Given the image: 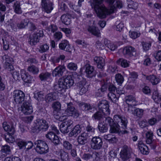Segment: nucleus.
<instances>
[{
  "instance_id": "25",
  "label": "nucleus",
  "mask_w": 161,
  "mask_h": 161,
  "mask_svg": "<svg viewBox=\"0 0 161 161\" xmlns=\"http://www.w3.org/2000/svg\"><path fill=\"white\" fill-rule=\"evenodd\" d=\"M125 102L128 105L135 106L137 102L135 98L132 96L128 95L125 97Z\"/></svg>"
},
{
  "instance_id": "26",
  "label": "nucleus",
  "mask_w": 161,
  "mask_h": 161,
  "mask_svg": "<svg viewBox=\"0 0 161 161\" xmlns=\"http://www.w3.org/2000/svg\"><path fill=\"white\" fill-rule=\"evenodd\" d=\"M88 135L86 132H83L80 135L78 138L77 142L80 144L83 145L86 143L88 138Z\"/></svg>"
},
{
  "instance_id": "33",
  "label": "nucleus",
  "mask_w": 161,
  "mask_h": 161,
  "mask_svg": "<svg viewBox=\"0 0 161 161\" xmlns=\"http://www.w3.org/2000/svg\"><path fill=\"white\" fill-rule=\"evenodd\" d=\"M70 125H68L65 123H62L60 126V131L63 133H67L69 131V127Z\"/></svg>"
},
{
  "instance_id": "58",
  "label": "nucleus",
  "mask_w": 161,
  "mask_h": 161,
  "mask_svg": "<svg viewBox=\"0 0 161 161\" xmlns=\"http://www.w3.org/2000/svg\"><path fill=\"white\" fill-rule=\"evenodd\" d=\"M68 68L70 70H75L77 68V64L73 63H70L67 65Z\"/></svg>"
},
{
  "instance_id": "15",
  "label": "nucleus",
  "mask_w": 161,
  "mask_h": 161,
  "mask_svg": "<svg viewBox=\"0 0 161 161\" xmlns=\"http://www.w3.org/2000/svg\"><path fill=\"white\" fill-rule=\"evenodd\" d=\"M65 66L63 65H60L57 67L52 72L53 76L55 77H60L62 76L64 72L65 71Z\"/></svg>"
},
{
  "instance_id": "10",
  "label": "nucleus",
  "mask_w": 161,
  "mask_h": 161,
  "mask_svg": "<svg viewBox=\"0 0 161 161\" xmlns=\"http://www.w3.org/2000/svg\"><path fill=\"white\" fill-rule=\"evenodd\" d=\"M91 147L95 150L100 149L103 145L102 139L98 136H94L92 137L91 141Z\"/></svg>"
},
{
  "instance_id": "61",
  "label": "nucleus",
  "mask_w": 161,
  "mask_h": 161,
  "mask_svg": "<svg viewBox=\"0 0 161 161\" xmlns=\"http://www.w3.org/2000/svg\"><path fill=\"white\" fill-rule=\"evenodd\" d=\"M65 58V56L64 55H60L59 57L55 58L53 60V64L58 63L60 59L62 60H64Z\"/></svg>"
},
{
  "instance_id": "46",
  "label": "nucleus",
  "mask_w": 161,
  "mask_h": 161,
  "mask_svg": "<svg viewBox=\"0 0 161 161\" xmlns=\"http://www.w3.org/2000/svg\"><path fill=\"white\" fill-rule=\"evenodd\" d=\"M61 105L58 102H54L52 104V107L54 109L53 113H56L57 112L60 111L61 108Z\"/></svg>"
},
{
  "instance_id": "51",
  "label": "nucleus",
  "mask_w": 161,
  "mask_h": 161,
  "mask_svg": "<svg viewBox=\"0 0 161 161\" xmlns=\"http://www.w3.org/2000/svg\"><path fill=\"white\" fill-rule=\"evenodd\" d=\"M2 59L3 62L6 64H10L13 61V59L8 55H7L3 56V57Z\"/></svg>"
},
{
  "instance_id": "27",
  "label": "nucleus",
  "mask_w": 161,
  "mask_h": 161,
  "mask_svg": "<svg viewBox=\"0 0 161 161\" xmlns=\"http://www.w3.org/2000/svg\"><path fill=\"white\" fill-rule=\"evenodd\" d=\"M146 79L150 81L153 85H157L160 81L159 78L153 75L146 76Z\"/></svg>"
},
{
  "instance_id": "38",
  "label": "nucleus",
  "mask_w": 161,
  "mask_h": 161,
  "mask_svg": "<svg viewBox=\"0 0 161 161\" xmlns=\"http://www.w3.org/2000/svg\"><path fill=\"white\" fill-rule=\"evenodd\" d=\"M56 97L55 95L53 93H49L45 97V100L47 103H49L56 100Z\"/></svg>"
},
{
  "instance_id": "60",
  "label": "nucleus",
  "mask_w": 161,
  "mask_h": 161,
  "mask_svg": "<svg viewBox=\"0 0 161 161\" xmlns=\"http://www.w3.org/2000/svg\"><path fill=\"white\" fill-rule=\"evenodd\" d=\"M129 35L131 38L135 39L139 37L140 35V33L135 31H130Z\"/></svg>"
},
{
  "instance_id": "62",
  "label": "nucleus",
  "mask_w": 161,
  "mask_h": 161,
  "mask_svg": "<svg viewBox=\"0 0 161 161\" xmlns=\"http://www.w3.org/2000/svg\"><path fill=\"white\" fill-rule=\"evenodd\" d=\"M4 161H21V159L18 157H9L6 158Z\"/></svg>"
},
{
  "instance_id": "6",
  "label": "nucleus",
  "mask_w": 161,
  "mask_h": 161,
  "mask_svg": "<svg viewBox=\"0 0 161 161\" xmlns=\"http://www.w3.org/2000/svg\"><path fill=\"white\" fill-rule=\"evenodd\" d=\"M43 36L42 30H37L33 34L30 36L29 42L31 45H35L39 41V38Z\"/></svg>"
},
{
  "instance_id": "56",
  "label": "nucleus",
  "mask_w": 161,
  "mask_h": 161,
  "mask_svg": "<svg viewBox=\"0 0 161 161\" xmlns=\"http://www.w3.org/2000/svg\"><path fill=\"white\" fill-rule=\"evenodd\" d=\"M64 147L66 150H69L72 148V144L68 141H64L63 143Z\"/></svg>"
},
{
  "instance_id": "41",
  "label": "nucleus",
  "mask_w": 161,
  "mask_h": 161,
  "mask_svg": "<svg viewBox=\"0 0 161 161\" xmlns=\"http://www.w3.org/2000/svg\"><path fill=\"white\" fill-rule=\"evenodd\" d=\"M29 21L28 19H24L22 20L20 23L18 24L17 26L19 29L25 28L28 26L29 23Z\"/></svg>"
},
{
  "instance_id": "28",
  "label": "nucleus",
  "mask_w": 161,
  "mask_h": 161,
  "mask_svg": "<svg viewBox=\"0 0 161 161\" xmlns=\"http://www.w3.org/2000/svg\"><path fill=\"white\" fill-rule=\"evenodd\" d=\"M81 131V128L79 125H75L71 130L69 135V136L72 137L75 135L77 136Z\"/></svg>"
},
{
  "instance_id": "47",
  "label": "nucleus",
  "mask_w": 161,
  "mask_h": 161,
  "mask_svg": "<svg viewBox=\"0 0 161 161\" xmlns=\"http://www.w3.org/2000/svg\"><path fill=\"white\" fill-rule=\"evenodd\" d=\"M61 19L62 22L65 25H68L70 24V20L68 16L64 14L61 16Z\"/></svg>"
},
{
  "instance_id": "50",
  "label": "nucleus",
  "mask_w": 161,
  "mask_h": 161,
  "mask_svg": "<svg viewBox=\"0 0 161 161\" xmlns=\"http://www.w3.org/2000/svg\"><path fill=\"white\" fill-rule=\"evenodd\" d=\"M13 134L8 133L7 135L5 136V139L6 142L9 143H12L14 141V138L12 135Z\"/></svg>"
},
{
  "instance_id": "30",
  "label": "nucleus",
  "mask_w": 161,
  "mask_h": 161,
  "mask_svg": "<svg viewBox=\"0 0 161 161\" xmlns=\"http://www.w3.org/2000/svg\"><path fill=\"white\" fill-rule=\"evenodd\" d=\"M88 31L93 35L97 37L100 36V32L98 28L94 26H89L87 29Z\"/></svg>"
},
{
  "instance_id": "43",
  "label": "nucleus",
  "mask_w": 161,
  "mask_h": 161,
  "mask_svg": "<svg viewBox=\"0 0 161 161\" xmlns=\"http://www.w3.org/2000/svg\"><path fill=\"white\" fill-rule=\"evenodd\" d=\"M51 74L48 72H43L40 74L39 77L41 81L46 80L51 76Z\"/></svg>"
},
{
  "instance_id": "18",
  "label": "nucleus",
  "mask_w": 161,
  "mask_h": 161,
  "mask_svg": "<svg viewBox=\"0 0 161 161\" xmlns=\"http://www.w3.org/2000/svg\"><path fill=\"white\" fill-rule=\"evenodd\" d=\"M20 72L21 77L25 82L27 83H31L33 78L31 76L28 75L25 70L21 69Z\"/></svg>"
},
{
  "instance_id": "29",
  "label": "nucleus",
  "mask_w": 161,
  "mask_h": 161,
  "mask_svg": "<svg viewBox=\"0 0 161 161\" xmlns=\"http://www.w3.org/2000/svg\"><path fill=\"white\" fill-rule=\"evenodd\" d=\"M85 85V83L83 81H80L78 84L77 89L79 91V94L80 95L85 93L87 91V88L84 87Z\"/></svg>"
},
{
  "instance_id": "17",
  "label": "nucleus",
  "mask_w": 161,
  "mask_h": 161,
  "mask_svg": "<svg viewBox=\"0 0 161 161\" xmlns=\"http://www.w3.org/2000/svg\"><path fill=\"white\" fill-rule=\"evenodd\" d=\"M94 61L95 62L98 69H103L105 65L104 59L100 57L96 56L94 58Z\"/></svg>"
},
{
  "instance_id": "13",
  "label": "nucleus",
  "mask_w": 161,
  "mask_h": 161,
  "mask_svg": "<svg viewBox=\"0 0 161 161\" xmlns=\"http://www.w3.org/2000/svg\"><path fill=\"white\" fill-rule=\"evenodd\" d=\"M123 53L129 57L135 56L136 55V51L135 48L131 46H127L123 49Z\"/></svg>"
},
{
  "instance_id": "49",
  "label": "nucleus",
  "mask_w": 161,
  "mask_h": 161,
  "mask_svg": "<svg viewBox=\"0 0 161 161\" xmlns=\"http://www.w3.org/2000/svg\"><path fill=\"white\" fill-rule=\"evenodd\" d=\"M117 63L120 64L121 66L124 68L128 67L129 66V64L127 61L123 58L119 59L117 61Z\"/></svg>"
},
{
  "instance_id": "2",
  "label": "nucleus",
  "mask_w": 161,
  "mask_h": 161,
  "mask_svg": "<svg viewBox=\"0 0 161 161\" xmlns=\"http://www.w3.org/2000/svg\"><path fill=\"white\" fill-rule=\"evenodd\" d=\"M74 83L72 77L68 75L63 79H59L58 85L56 86V88L58 92L62 90L65 91V89L72 86Z\"/></svg>"
},
{
  "instance_id": "36",
  "label": "nucleus",
  "mask_w": 161,
  "mask_h": 161,
  "mask_svg": "<svg viewBox=\"0 0 161 161\" xmlns=\"http://www.w3.org/2000/svg\"><path fill=\"white\" fill-rule=\"evenodd\" d=\"M144 110L139 108H137L134 110V111L132 113V114L135 116L140 118L142 117L143 114Z\"/></svg>"
},
{
  "instance_id": "4",
  "label": "nucleus",
  "mask_w": 161,
  "mask_h": 161,
  "mask_svg": "<svg viewBox=\"0 0 161 161\" xmlns=\"http://www.w3.org/2000/svg\"><path fill=\"white\" fill-rule=\"evenodd\" d=\"M48 127V124L45 120L37 119L32 128L34 132L37 133L41 131L46 130Z\"/></svg>"
},
{
  "instance_id": "19",
  "label": "nucleus",
  "mask_w": 161,
  "mask_h": 161,
  "mask_svg": "<svg viewBox=\"0 0 161 161\" xmlns=\"http://www.w3.org/2000/svg\"><path fill=\"white\" fill-rule=\"evenodd\" d=\"M53 114L55 118L60 121H63L67 118V115L65 112L64 113L63 111L60 110L56 113L54 112Z\"/></svg>"
},
{
  "instance_id": "34",
  "label": "nucleus",
  "mask_w": 161,
  "mask_h": 161,
  "mask_svg": "<svg viewBox=\"0 0 161 161\" xmlns=\"http://www.w3.org/2000/svg\"><path fill=\"white\" fill-rule=\"evenodd\" d=\"M152 98L154 101L156 103H158L161 101V95L158 91H154L153 93Z\"/></svg>"
},
{
  "instance_id": "57",
  "label": "nucleus",
  "mask_w": 161,
  "mask_h": 161,
  "mask_svg": "<svg viewBox=\"0 0 161 161\" xmlns=\"http://www.w3.org/2000/svg\"><path fill=\"white\" fill-rule=\"evenodd\" d=\"M116 24V30L118 31H121L124 27V23L121 21H117Z\"/></svg>"
},
{
  "instance_id": "1",
  "label": "nucleus",
  "mask_w": 161,
  "mask_h": 161,
  "mask_svg": "<svg viewBox=\"0 0 161 161\" xmlns=\"http://www.w3.org/2000/svg\"><path fill=\"white\" fill-rule=\"evenodd\" d=\"M103 0H94L93 4L97 16L101 19L105 18L107 15L114 12L115 8L112 7L110 10L102 4Z\"/></svg>"
},
{
  "instance_id": "42",
  "label": "nucleus",
  "mask_w": 161,
  "mask_h": 161,
  "mask_svg": "<svg viewBox=\"0 0 161 161\" xmlns=\"http://www.w3.org/2000/svg\"><path fill=\"white\" fill-rule=\"evenodd\" d=\"M60 156L63 161H69L68 153L63 150L60 151Z\"/></svg>"
},
{
  "instance_id": "53",
  "label": "nucleus",
  "mask_w": 161,
  "mask_h": 161,
  "mask_svg": "<svg viewBox=\"0 0 161 161\" xmlns=\"http://www.w3.org/2000/svg\"><path fill=\"white\" fill-rule=\"evenodd\" d=\"M108 96L109 99L113 103H115L118 99L114 93L109 92L108 94Z\"/></svg>"
},
{
  "instance_id": "22",
  "label": "nucleus",
  "mask_w": 161,
  "mask_h": 161,
  "mask_svg": "<svg viewBox=\"0 0 161 161\" xmlns=\"http://www.w3.org/2000/svg\"><path fill=\"white\" fill-rule=\"evenodd\" d=\"M138 146L141 152L143 154H147L149 152L148 147L145 145L142 141H138Z\"/></svg>"
},
{
  "instance_id": "14",
  "label": "nucleus",
  "mask_w": 161,
  "mask_h": 161,
  "mask_svg": "<svg viewBox=\"0 0 161 161\" xmlns=\"http://www.w3.org/2000/svg\"><path fill=\"white\" fill-rule=\"evenodd\" d=\"M46 138L52 141L55 145H58L59 142V139L56 133L52 131H49L46 135Z\"/></svg>"
},
{
  "instance_id": "44",
  "label": "nucleus",
  "mask_w": 161,
  "mask_h": 161,
  "mask_svg": "<svg viewBox=\"0 0 161 161\" xmlns=\"http://www.w3.org/2000/svg\"><path fill=\"white\" fill-rule=\"evenodd\" d=\"M34 97L39 101H41L44 100V95L42 92H40L35 93Z\"/></svg>"
},
{
  "instance_id": "64",
  "label": "nucleus",
  "mask_w": 161,
  "mask_h": 161,
  "mask_svg": "<svg viewBox=\"0 0 161 161\" xmlns=\"http://www.w3.org/2000/svg\"><path fill=\"white\" fill-rule=\"evenodd\" d=\"M108 89L109 92L114 93L117 90V88L113 84H110L108 86Z\"/></svg>"
},
{
  "instance_id": "7",
  "label": "nucleus",
  "mask_w": 161,
  "mask_h": 161,
  "mask_svg": "<svg viewBox=\"0 0 161 161\" xmlns=\"http://www.w3.org/2000/svg\"><path fill=\"white\" fill-rule=\"evenodd\" d=\"M13 97L14 102L16 104H20L24 100L25 94L20 90H15L13 92Z\"/></svg>"
},
{
  "instance_id": "37",
  "label": "nucleus",
  "mask_w": 161,
  "mask_h": 161,
  "mask_svg": "<svg viewBox=\"0 0 161 161\" xmlns=\"http://www.w3.org/2000/svg\"><path fill=\"white\" fill-rule=\"evenodd\" d=\"M98 128L100 131L101 132H105L107 131L108 129L107 125L105 123L103 124L101 122L99 123Z\"/></svg>"
},
{
  "instance_id": "16",
  "label": "nucleus",
  "mask_w": 161,
  "mask_h": 161,
  "mask_svg": "<svg viewBox=\"0 0 161 161\" xmlns=\"http://www.w3.org/2000/svg\"><path fill=\"white\" fill-rule=\"evenodd\" d=\"M86 75L89 78H92L95 75V72L93 66L89 64H86L85 66Z\"/></svg>"
},
{
  "instance_id": "5",
  "label": "nucleus",
  "mask_w": 161,
  "mask_h": 161,
  "mask_svg": "<svg viewBox=\"0 0 161 161\" xmlns=\"http://www.w3.org/2000/svg\"><path fill=\"white\" fill-rule=\"evenodd\" d=\"M36 151L40 154L47 153L49 150L48 147L46 142L42 140H38L35 142Z\"/></svg>"
},
{
  "instance_id": "40",
  "label": "nucleus",
  "mask_w": 161,
  "mask_h": 161,
  "mask_svg": "<svg viewBox=\"0 0 161 161\" xmlns=\"http://www.w3.org/2000/svg\"><path fill=\"white\" fill-rule=\"evenodd\" d=\"M103 115H104V114L99 110L93 114L92 118L95 120H100L103 119Z\"/></svg>"
},
{
  "instance_id": "32",
  "label": "nucleus",
  "mask_w": 161,
  "mask_h": 161,
  "mask_svg": "<svg viewBox=\"0 0 161 161\" xmlns=\"http://www.w3.org/2000/svg\"><path fill=\"white\" fill-rule=\"evenodd\" d=\"M119 131L123 132L124 133V130H122L116 123H114L110 126V131L111 133H115Z\"/></svg>"
},
{
  "instance_id": "11",
  "label": "nucleus",
  "mask_w": 161,
  "mask_h": 161,
  "mask_svg": "<svg viewBox=\"0 0 161 161\" xmlns=\"http://www.w3.org/2000/svg\"><path fill=\"white\" fill-rule=\"evenodd\" d=\"M20 110L26 115L31 114L33 111L31 104L28 102H25L21 106Z\"/></svg>"
},
{
  "instance_id": "39",
  "label": "nucleus",
  "mask_w": 161,
  "mask_h": 161,
  "mask_svg": "<svg viewBox=\"0 0 161 161\" xmlns=\"http://www.w3.org/2000/svg\"><path fill=\"white\" fill-rule=\"evenodd\" d=\"M20 3L19 2L16 1L14 3L13 6V8L15 13L18 14L21 13L22 11L20 7Z\"/></svg>"
},
{
  "instance_id": "59",
  "label": "nucleus",
  "mask_w": 161,
  "mask_h": 161,
  "mask_svg": "<svg viewBox=\"0 0 161 161\" xmlns=\"http://www.w3.org/2000/svg\"><path fill=\"white\" fill-rule=\"evenodd\" d=\"M142 44L143 49L146 51L149 49L151 46V43L150 42H142Z\"/></svg>"
},
{
  "instance_id": "54",
  "label": "nucleus",
  "mask_w": 161,
  "mask_h": 161,
  "mask_svg": "<svg viewBox=\"0 0 161 161\" xmlns=\"http://www.w3.org/2000/svg\"><path fill=\"white\" fill-rule=\"evenodd\" d=\"M49 47L47 44H44L40 46L39 51L41 53L45 52L49 49Z\"/></svg>"
},
{
  "instance_id": "3",
  "label": "nucleus",
  "mask_w": 161,
  "mask_h": 161,
  "mask_svg": "<svg viewBox=\"0 0 161 161\" xmlns=\"http://www.w3.org/2000/svg\"><path fill=\"white\" fill-rule=\"evenodd\" d=\"M114 119L115 123L124 130V134L128 133V131L126 130L128 121L125 117L119 115H115L114 116Z\"/></svg>"
},
{
  "instance_id": "9",
  "label": "nucleus",
  "mask_w": 161,
  "mask_h": 161,
  "mask_svg": "<svg viewBox=\"0 0 161 161\" xmlns=\"http://www.w3.org/2000/svg\"><path fill=\"white\" fill-rule=\"evenodd\" d=\"M67 108L64 112L67 115L76 117L79 116V113L78 111L74 107L72 103H67Z\"/></svg>"
},
{
  "instance_id": "48",
  "label": "nucleus",
  "mask_w": 161,
  "mask_h": 161,
  "mask_svg": "<svg viewBox=\"0 0 161 161\" xmlns=\"http://www.w3.org/2000/svg\"><path fill=\"white\" fill-rule=\"evenodd\" d=\"M16 144L20 149L25 148L26 142L22 140H16Z\"/></svg>"
},
{
  "instance_id": "52",
  "label": "nucleus",
  "mask_w": 161,
  "mask_h": 161,
  "mask_svg": "<svg viewBox=\"0 0 161 161\" xmlns=\"http://www.w3.org/2000/svg\"><path fill=\"white\" fill-rule=\"evenodd\" d=\"M115 78L117 83L119 84H122L124 81L123 76L120 74H118L115 75Z\"/></svg>"
},
{
  "instance_id": "23",
  "label": "nucleus",
  "mask_w": 161,
  "mask_h": 161,
  "mask_svg": "<svg viewBox=\"0 0 161 161\" xmlns=\"http://www.w3.org/2000/svg\"><path fill=\"white\" fill-rule=\"evenodd\" d=\"M10 130L8 129L10 127V125L6 122H4L3 124V127L4 130L8 132V133L11 134H14L15 132V129L14 126L12 124H10Z\"/></svg>"
},
{
  "instance_id": "55",
  "label": "nucleus",
  "mask_w": 161,
  "mask_h": 161,
  "mask_svg": "<svg viewBox=\"0 0 161 161\" xmlns=\"http://www.w3.org/2000/svg\"><path fill=\"white\" fill-rule=\"evenodd\" d=\"M11 74L15 80H18L20 79V76L19 71L14 70L12 72Z\"/></svg>"
},
{
  "instance_id": "63",
  "label": "nucleus",
  "mask_w": 161,
  "mask_h": 161,
  "mask_svg": "<svg viewBox=\"0 0 161 161\" xmlns=\"http://www.w3.org/2000/svg\"><path fill=\"white\" fill-rule=\"evenodd\" d=\"M92 158V154L89 153H85L82 155V158L86 161Z\"/></svg>"
},
{
  "instance_id": "8",
  "label": "nucleus",
  "mask_w": 161,
  "mask_h": 161,
  "mask_svg": "<svg viewBox=\"0 0 161 161\" xmlns=\"http://www.w3.org/2000/svg\"><path fill=\"white\" fill-rule=\"evenodd\" d=\"M108 102L106 100L100 101L98 104L99 111L102 112L104 114L108 115L110 114V110L109 109Z\"/></svg>"
},
{
  "instance_id": "31",
  "label": "nucleus",
  "mask_w": 161,
  "mask_h": 161,
  "mask_svg": "<svg viewBox=\"0 0 161 161\" xmlns=\"http://www.w3.org/2000/svg\"><path fill=\"white\" fill-rule=\"evenodd\" d=\"M103 137L105 139L108 140L110 143H115L117 141V139L115 136L111 134L105 135Z\"/></svg>"
},
{
  "instance_id": "20",
  "label": "nucleus",
  "mask_w": 161,
  "mask_h": 161,
  "mask_svg": "<svg viewBox=\"0 0 161 161\" xmlns=\"http://www.w3.org/2000/svg\"><path fill=\"white\" fill-rule=\"evenodd\" d=\"M59 47L61 50H64L66 51L69 52H71V49L70 47L69 43L66 40L62 41L59 44Z\"/></svg>"
},
{
  "instance_id": "45",
  "label": "nucleus",
  "mask_w": 161,
  "mask_h": 161,
  "mask_svg": "<svg viewBox=\"0 0 161 161\" xmlns=\"http://www.w3.org/2000/svg\"><path fill=\"white\" fill-rule=\"evenodd\" d=\"M84 0H79L78 2V6H75V5H72V8L77 13H78V16H80V10L79 9V7H80L81 6V3L83 2Z\"/></svg>"
},
{
  "instance_id": "12",
  "label": "nucleus",
  "mask_w": 161,
  "mask_h": 161,
  "mask_svg": "<svg viewBox=\"0 0 161 161\" xmlns=\"http://www.w3.org/2000/svg\"><path fill=\"white\" fill-rule=\"evenodd\" d=\"M130 149L126 145L123 146L120 153V157L123 160L125 161L130 158Z\"/></svg>"
},
{
  "instance_id": "24",
  "label": "nucleus",
  "mask_w": 161,
  "mask_h": 161,
  "mask_svg": "<svg viewBox=\"0 0 161 161\" xmlns=\"http://www.w3.org/2000/svg\"><path fill=\"white\" fill-rule=\"evenodd\" d=\"M43 10L47 13H50L53 9V3L51 2L42 4Z\"/></svg>"
},
{
  "instance_id": "21",
  "label": "nucleus",
  "mask_w": 161,
  "mask_h": 161,
  "mask_svg": "<svg viewBox=\"0 0 161 161\" xmlns=\"http://www.w3.org/2000/svg\"><path fill=\"white\" fill-rule=\"evenodd\" d=\"M146 142L147 144H151L150 146L152 149H154L155 148V146L152 144V140L153 136V133L152 131H148L146 133Z\"/></svg>"
},
{
  "instance_id": "35",
  "label": "nucleus",
  "mask_w": 161,
  "mask_h": 161,
  "mask_svg": "<svg viewBox=\"0 0 161 161\" xmlns=\"http://www.w3.org/2000/svg\"><path fill=\"white\" fill-rule=\"evenodd\" d=\"M27 70L34 75H37L39 72V69L38 67L34 65L28 67Z\"/></svg>"
}]
</instances>
